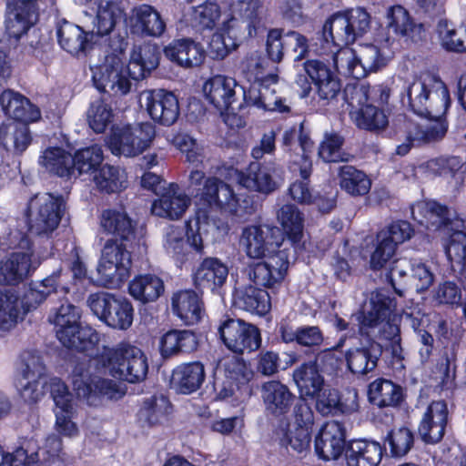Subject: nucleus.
<instances>
[{
  "label": "nucleus",
  "mask_w": 466,
  "mask_h": 466,
  "mask_svg": "<svg viewBox=\"0 0 466 466\" xmlns=\"http://www.w3.org/2000/svg\"><path fill=\"white\" fill-rule=\"evenodd\" d=\"M289 242L276 227L250 225L245 227L239 238V247L251 259H263L249 272V278L264 287H274L280 283L289 267Z\"/></svg>",
  "instance_id": "nucleus-1"
},
{
  "label": "nucleus",
  "mask_w": 466,
  "mask_h": 466,
  "mask_svg": "<svg viewBox=\"0 0 466 466\" xmlns=\"http://www.w3.org/2000/svg\"><path fill=\"white\" fill-rule=\"evenodd\" d=\"M402 96L415 114L434 120L425 129L409 122V138L418 143L441 139L447 132L442 117L451 106L450 92L444 82L431 75H421L406 81Z\"/></svg>",
  "instance_id": "nucleus-2"
},
{
  "label": "nucleus",
  "mask_w": 466,
  "mask_h": 466,
  "mask_svg": "<svg viewBox=\"0 0 466 466\" xmlns=\"http://www.w3.org/2000/svg\"><path fill=\"white\" fill-rule=\"evenodd\" d=\"M244 218L254 211L253 200L248 195L236 194L229 185L215 178L206 180L194 219L187 222V242L197 252L203 250V234L212 223L216 226L217 212Z\"/></svg>",
  "instance_id": "nucleus-3"
},
{
  "label": "nucleus",
  "mask_w": 466,
  "mask_h": 466,
  "mask_svg": "<svg viewBox=\"0 0 466 466\" xmlns=\"http://www.w3.org/2000/svg\"><path fill=\"white\" fill-rule=\"evenodd\" d=\"M265 26L262 0L232 2L218 30L213 34L208 52L213 59H223L236 49L241 37H252Z\"/></svg>",
  "instance_id": "nucleus-4"
},
{
  "label": "nucleus",
  "mask_w": 466,
  "mask_h": 466,
  "mask_svg": "<svg viewBox=\"0 0 466 466\" xmlns=\"http://www.w3.org/2000/svg\"><path fill=\"white\" fill-rule=\"evenodd\" d=\"M91 370H105L119 380L136 383L143 380L147 373V361L143 351L129 343L121 342L115 347H104L90 359Z\"/></svg>",
  "instance_id": "nucleus-5"
},
{
  "label": "nucleus",
  "mask_w": 466,
  "mask_h": 466,
  "mask_svg": "<svg viewBox=\"0 0 466 466\" xmlns=\"http://www.w3.org/2000/svg\"><path fill=\"white\" fill-rule=\"evenodd\" d=\"M105 370H93L88 361L78 363L72 373L73 389L79 399L90 406H98L103 401H118L127 394L126 385L111 379L102 378Z\"/></svg>",
  "instance_id": "nucleus-6"
},
{
  "label": "nucleus",
  "mask_w": 466,
  "mask_h": 466,
  "mask_svg": "<svg viewBox=\"0 0 466 466\" xmlns=\"http://www.w3.org/2000/svg\"><path fill=\"white\" fill-rule=\"evenodd\" d=\"M80 319V309L67 301L54 309L48 317L58 340L65 347L86 351L99 342V334L92 327L82 324Z\"/></svg>",
  "instance_id": "nucleus-7"
},
{
  "label": "nucleus",
  "mask_w": 466,
  "mask_h": 466,
  "mask_svg": "<svg viewBox=\"0 0 466 466\" xmlns=\"http://www.w3.org/2000/svg\"><path fill=\"white\" fill-rule=\"evenodd\" d=\"M111 47L113 52L106 55L104 61L95 67L93 80L98 90L124 96L130 91L134 80L129 65L126 66L123 59L124 38L117 36Z\"/></svg>",
  "instance_id": "nucleus-8"
},
{
  "label": "nucleus",
  "mask_w": 466,
  "mask_h": 466,
  "mask_svg": "<svg viewBox=\"0 0 466 466\" xmlns=\"http://www.w3.org/2000/svg\"><path fill=\"white\" fill-rule=\"evenodd\" d=\"M14 248L21 249L0 261V283L15 285L23 281L40 264V257L31 248L30 240L24 233H10Z\"/></svg>",
  "instance_id": "nucleus-9"
},
{
  "label": "nucleus",
  "mask_w": 466,
  "mask_h": 466,
  "mask_svg": "<svg viewBox=\"0 0 466 466\" xmlns=\"http://www.w3.org/2000/svg\"><path fill=\"white\" fill-rule=\"evenodd\" d=\"M66 209L62 197L49 193L36 194L27 204L29 230L38 236H50L59 226Z\"/></svg>",
  "instance_id": "nucleus-10"
},
{
  "label": "nucleus",
  "mask_w": 466,
  "mask_h": 466,
  "mask_svg": "<svg viewBox=\"0 0 466 466\" xmlns=\"http://www.w3.org/2000/svg\"><path fill=\"white\" fill-rule=\"evenodd\" d=\"M252 378V370L239 357L228 355L221 358L214 371L216 398L220 400L238 399L242 387Z\"/></svg>",
  "instance_id": "nucleus-11"
},
{
  "label": "nucleus",
  "mask_w": 466,
  "mask_h": 466,
  "mask_svg": "<svg viewBox=\"0 0 466 466\" xmlns=\"http://www.w3.org/2000/svg\"><path fill=\"white\" fill-rule=\"evenodd\" d=\"M130 266V253L116 240L108 239L101 249L96 282L109 289L119 288L128 278Z\"/></svg>",
  "instance_id": "nucleus-12"
},
{
  "label": "nucleus",
  "mask_w": 466,
  "mask_h": 466,
  "mask_svg": "<svg viewBox=\"0 0 466 466\" xmlns=\"http://www.w3.org/2000/svg\"><path fill=\"white\" fill-rule=\"evenodd\" d=\"M156 136L155 127L148 122L136 126H116L107 138L112 154L132 157L147 149Z\"/></svg>",
  "instance_id": "nucleus-13"
},
{
  "label": "nucleus",
  "mask_w": 466,
  "mask_h": 466,
  "mask_svg": "<svg viewBox=\"0 0 466 466\" xmlns=\"http://www.w3.org/2000/svg\"><path fill=\"white\" fill-rule=\"evenodd\" d=\"M87 305L93 314L108 327L125 330L133 323L134 309L126 299L107 292H97L89 295Z\"/></svg>",
  "instance_id": "nucleus-14"
},
{
  "label": "nucleus",
  "mask_w": 466,
  "mask_h": 466,
  "mask_svg": "<svg viewBox=\"0 0 466 466\" xmlns=\"http://www.w3.org/2000/svg\"><path fill=\"white\" fill-rule=\"evenodd\" d=\"M396 304L382 291L372 292L369 303L364 305L359 318L363 327L380 326L382 335L387 339L396 340L400 329L397 324Z\"/></svg>",
  "instance_id": "nucleus-15"
},
{
  "label": "nucleus",
  "mask_w": 466,
  "mask_h": 466,
  "mask_svg": "<svg viewBox=\"0 0 466 466\" xmlns=\"http://www.w3.org/2000/svg\"><path fill=\"white\" fill-rule=\"evenodd\" d=\"M356 96L365 99L367 104L360 109L350 112L351 119L355 124L363 129L378 130L382 129L388 125V118L383 111L378 109L374 105L368 104L369 101H379L380 104L387 102L390 93L389 90L381 86L370 88L369 86L361 85L356 89Z\"/></svg>",
  "instance_id": "nucleus-16"
},
{
  "label": "nucleus",
  "mask_w": 466,
  "mask_h": 466,
  "mask_svg": "<svg viewBox=\"0 0 466 466\" xmlns=\"http://www.w3.org/2000/svg\"><path fill=\"white\" fill-rule=\"evenodd\" d=\"M49 390L55 402L56 431L66 438H76L79 435L77 424L73 421L76 413L72 394L66 385L58 378L49 380Z\"/></svg>",
  "instance_id": "nucleus-17"
},
{
  "label": "nucleus",
  "mask_w": 466,
  "mask_h": 466,
  "mask_svg": "<svg viewBox=\"0 0 466 466\" xmlns=\"http://www.w3.org/2000/svg\"><path fill=\"white\" fill-rule=\"evenodd\" d=\"M243 187L261 194H270L283 183L281 169L275 163H251L246 172L232 170Z\"/></svg>",
  "instance_id": "nucleus-18"
},
{
  "label": "nucleus",
  "mask_w": 466,
  "mask_h": 466,
  "mask_svg": "<svg viewBox=\"0 0 466 466\" xmlns=\"http://www.w3.org/2000/svg\"><path fill=\"white\" fill-rule=\"evenodd\" d=\"M139 105L156 123L171 126L179 116L177 96L164 89L144 90L139 95Z\"/></svg>",
  "instance_id": "nucleus-19"
},
{
  "label": "nucleus",
  "mask_w": 466,
  "mask_h": 466,
  "mask_svg": "<svg viewBox=\"0 0 466 466\" xmlns=\"http://www.w3.org/2000/svg\"><path fill=\"white\" fill-rule=\"evenodd\" d=\"M411 215L414 220L439 236L450 234L453 222L463 219L457 212L440 205L435 201H420L411 207Z\"/></svg>",
  "instance_id": "nucleus-20"
},
{
  "label": "nucleus",
  "mask_w": 466,
  "mask_h": 466,
  "mask_svg": "<svg viewBox=\"0 0 466 466\" xmlns=\"http://www.w3.org/2000/svg\"><path fill=\"white\" fill-rule=\"evenodd\" d=\"M225 345L232 351L243 353L258 350L261 344L258 329L241 319H228L219 328Z\"/></svg>",
  "instance_id": "nucleus-21"
},
{
  "label": "nucleus",
  "mask_w": 466,
  "mask_h": 466,
  "mask_svg": "<svg viewBox=\"0 0 466 466\" xmlns=\"http://www.w3.org/2000/svg\"><path fill=\"white\" fill-rule=\"evenodd\" d=\"M37 0H12L5 21L6 34L19 39L38 19Z\"/></svg>",
  "instance_id": "nucleus-22"
},
{
  "label": "nucleus",
  "mask_w": 466,
  "mask_h": 466,
  "mask_svg": "<svg viewBox=\"0 0 466 466\" xmlns=\"http://www.w3.org/2000/svg\"><path fill=\"white\" fill-rule=\"evenodd\" d=\"M346 434L341 423L331 420L326 422L315 439V451L324 461L338 460L346 452Z\"/></svg>",
  "instance_id": "nucleus-23"
},
{
  "label": "nucleus",
  "mask_w": 466,
  "mask_h": 466,
  "mask_svg": "<svg viewBox=\"0 0 466 466\" xmlns=\"http://www.w3.org/2000/svg\"><path fill=\"white\" fill-rule=\"evenodd\" d=\"M304 68L319 99L330 101L337 97L341 89L340 81L326 63L309 60Z\"/></svg>",
  "instance_id": "nucleus-24"
},
{
  "label": "nucleus",
  "mask_w": 466,
  "mask_h": 466,
  "mask_svg": "<svg viewBox=\"0 0 466 466\" xmlns=\"http://www.w3.org/2000/svg\"><path fill=\"white\" fill-rule=\"evenodd\" d=\"M127 24L133 34L142 35L160 36L166 29L160 14L152 5L146 4L131 9Z\"/></svg>",
  "instance_id": "nucleus-25"
},
{
  "label": "nucleus",
  "mask_w": 466,
  "mask_h": 466,
  "mask_svg": "<svg viewBox=\"0 0 466 466\" xmlns=\"http://www.w3.org/2000/svg\"><path fill=\"white\" fill-rule=\"evenodd\" d=\"M448 408L444 401H432L423 413L419 426V434L427 443L439 442L445 432Z\"/></svg>",
  "instance_id": "nucleus-26"
},
{
  "label": "nucleus",
  "mask_w": 466,
  "mask_h": 466,
  "mask_svg": "<svg viewBox=\"0 0 466 466\" xmlns=\"http://www.w3.org/2000/svg\"><path fill=\"white\" fill-rule=\"evenodd\" d=\"M237 81L229 76L216 75L203 85L205 98L221 113L236 101Z\"/></svg>",
  "instance_id": "nucleus-27"
},
{
  "label": "nucleus",
  "mask_w": 466,
  "mask_h": 466,
  "mask_svg": "<svg viewBox=\"0 0 466 466\" xmlns=\"http://www.w3.org/2000/svg\"><path fill=\"white\" fill-rule=\"evenodd\" d=\"M189 205L190 198L179 190L178 186L169 184L152 203L151 212L157 217L177 219L183 216Z\"/></svg>",
  "instance_id": "nucleus-28"
},
{
  "label": "nucleus",
  "mask_w": 466,
  "mask_h": 466,
  "mask_svg": "<svg viewBox=\"0 0 466 466\" xmlns=\"http://www.w3.org/2000/svg\"><path fill=\"white\" fill-rule=\"evenodd\" d=\"M355 49L360 64V66H357V78H363L369 73L384 66L392 56L389 40L360 45Z\"/></svg>",
  "instance_id": "nucleus-29"
},
{
  "label": "nucleus",
  "mask_w": 466,
  "mask_h": 466,
  "mask_svg": "<svg viewBox=\"0 0 466 466\" xmlns=\"http://www.w3.org/2000/svg\"><path fill=\"white\" fill-rule=\"evenodd\" d=\"M272 85L269 82L251 84L248 90L243 89L245 103L265 111L289 112L286 99L276 96L275 89L270 88Z\"/></svg>",
  "instance_id": "nucleus-30"
},
{
  "label": "nucleus",
  "mask_w": 466,
  "mask_h": 466,
  "mask_svg": "<svg viewBox=\"0 0 466 466\" xmlns=\"http://www.w3.org/2000/svg\"><path fill=\"white\" fill-rule=\"evenodd\" d=\"M164 54L167 59L185 68L198 66L205 59L201 45L191 39L173 40L165 47Z\"/></svg>",
  "instance_id": "nucleus-31"
},
{
  "label": "nucleus",
  "mask_w": 466,
  "mask_h": 466,
  "mask_svg": "<svg viewBox=\"0 0 466 466\" xmlns=\"http://www.w3.org/2000/svg\"><path fill=\"white\" fill-rule=\"evenodd\" d=\"M261 398L266 411L279 417L289 410L295 397L286 385L278 380H270L261 386Z\"/></svg>",
  "instance_id": "nucleus-32"
},
{
  "label": "nucleus",
  "mask_w": 466,
  "mask_h": 466,
  "mask_svg": "<svg viewBox=\"0 0 466 466\" xmlns=\"http://www.w3.org/2000/svg\"><path fill=\"white\" fill-rule=\"evenodd\" d=\"M171 309L186 325L197 324L203 316L201 298L191 289L178 290L171 297Z\"/></svg>",
  "instance_id": "nucleus-33"
},
{
  "label": "nucleus",
  "mask_w": 466,
  "mask_h": 466,
  "mask_svg": "<svg viewBox=\"0 0 466 466\" xmlns=\"http://www.w3.org/2000/svg\"><path fill=\"white\" fill-rule=\"evenodd\" d=\"M59 275L60 273L56 271L42 280L33 281L28 285L22 298L18 299V307L23 312V318L56 291Z\"/></svg>",
  "instance_id": "nucleus-34"
},
{
  "label": "nucleus",
  "mask_w": 466,
  "mask_h": 466,
  "mask_svg": "<svg viewBox=\"0 0 466 466\" xmlns=\"http://www.w3.org/2000/svg\"><path fill=\"white\" fill-rule=\"evenodd\" d=\"M0 105L5 113L15 119L16 123H31L37 121L41 113L40 110L30 101L12 90H5L0 96Z\"/></svg>",
  "instance_id": "nucleus-35"
},
{
  "label": "nucleus",
  "mask_w": 466,
  "mask_h": 466,
  "mask_svg": "<svg viewBox=\"0 0 466 466\" xmlns=\"http://www.w3.org/2000/svg\"><path fill=\"white\" fill-rule=\"evenodd\" d=\"M383 456V449L377 441H351L346 449L347 466H378Z\"/></svg>",
  "instance_id": "nucleus-36"
},
{
  "label": "nucleus",
  "mask_w": 466,
  "mask_h": 466,
  "mask_svg": "<svg viewBox=\"0 0 466 466\" xmlns=\"http://www.w3.org/2000/svg\"><path fill=\"white\" fill-rule=\"evenodd\" d=\"M233 305L258 315H265L271 308L268 292L251 285L236 288L233 294Z\"/></svg>",
  "instance_id": "nucleus-37"
},
{
  "label": "nucleus",
  "mask_w": 466,
  "mask_h": 466,
  "mask_svg": "<svg viewBox=\"0 0 466 466\" xmlns=\"http://www.w3.org/2000/svg\"><path fill=\"white\" fill-rule=\"evenodd\" d=\"M466 219L453 222L450 234L441 236L448 260L451 267L454 265L463 268L466 263Z\"/></svg>",
  "instance_id": "nucleus-38"
},
{
  "label": "nucleus",
  "mask_w": 466,
  "mask_h": 466,
  "mask_svg": "<svg viewBox=\"0 0 466 466\" xmlns=\"http://www.w3.org/2000/svg\"><path fill=\"white\" fill-rule=\"evenodd\" d=\"M205 377V368L201 362L186 363L174 370L171 385L179 393L190 394L200 388Z\"/></svg>",
  "instance_id": "nucleus-39"
},
{
  "label": "nucleus",
  "mask_w": 466,
  "mask_h": 466,
  "mask_svg": "<svg viewBox=\"0 0 466 466\" xmlns=\"http://www.w3.org/2000/svg\"><path fill=\"white\" fill-rule=\"evenodd\" d=\"M100 226L106 233L128 240L135 235L137 223L124 209L107 208L101 213Z\"/></svg>",
  "instance_id": "nucleus-40"
},
{
  "label": "nucleus",
  "mask_w": 466,
  "mask_h": 466,
  "mask_svg": "<svg viewBox=\"0 0 466 466\" xmlns=\"http://www.w3.org/2000/svg\"><path fill=\"white\" fill-rule=\"evenodd\" d=\"M385 20L386 26L394 34L406 36L413 41L421 38L422 25L414 23L403 6L396 5L388 7Z\"/></svg>",
  "instance_id": "nucleus-41"
},
{
  "label": "nucleus",
  "mask_w": 466,
  "mask_h": 466,
  "mask_svg": "<svg viewBox=\"0 0 466 466\" xmlns=\"http://www.w3.org/2000/svg\"><path fill=\"white\" fill-rule=\"evenodd\" d=\"M159 61L157 46L154 44H144L135 46L129 59L130 74L134 80H139L155 69Z\"/></svg>",
  "instance_id": "nucleus-42"
},
{
  "label": "nucleus",
  "mask_w": 466,
  "mask_h": 466,
  "mask_svg": "<svg viewBox=\"0 0 466 466\" xmlns=\"http://www.w3.org/2000/svg\"><path fill=\"white\" fill-rule=\"evenodd\" d=\"M312 429L286 424L278 430V439L281 447L289 452L306 454L310 448Z\"/></svg>",
  "instance_id": "nucleus-43"
},
{
  "label": "nucleus",
  "mask_w": 466,
  "mask_h": 466,
  "mask_svg": "<svg viewBox=\"0 0 466 466\" xmlns=\"http://www.w3.org/2000/svg\"><path fill=\"white\" fill-rule=\"evenodd\" d=\"M293 380L301 398H315L325 385L315 362H306L295 369Z\"/></svg>",
  "instance_id": "nucleus-44"
},
{
  "label": "nucleus",
  "mask_w": 466,
  "mask_h": 466,
  "mask_svg": "<svg viewBox=\"0 0 466 466\" xmlns=\"http://www.w3.org/2000/svg\"><path fill=\"white\" fill-rule=\"evenodd\" d=\"M228 274V270L225 264L217 258H208L198 267L194 281L199 288H208L213 290L224 284Z\"/></svg>",
  "instance_id": "nucleus-45"
},
{
  "label": "nucleus",
  "mask_w": 466,
  "mask_h": 466,
  "mask_svg": "<svg viewBox=\"0 0 466 466\" xmlns=\"http://www.w3.org/2000/svg\"><path fill=\"white\" fill-rule=\"evenodd\" d=\"M437 34L444 50L457 54L466 52V24L455 25L441 19L437 25Z\"/></svg>",
  "instance_id": "nucleus-46"
},
{
  "label": "nucleus",
  "mask_w": 466,
  "mask_h": 466,
  "mask_svg": "<svg viewBox=\"0 0 466 466\" xmlns=\"http://www.w3.org/2000/svg\"><path fill=\"white\" fill-rule=\"evenodd\" d=\"M268 62L259 51L248 53L241 63V69L247 79L251 84L269 82L277 84L278 74L268 70Z\"/></svg>",
  "instance_id": "nucleus-47"
},
{
  "label": "nucleus",
  "mask_w": 466,
  "mask_h": 466,
  "mask_svg": "<svg viewBox=\"0 0 466 466\" xmlns=\"http://www.w3.org/2000/svg\"><path fill=\"white\" fill-rule=\"evenodd\" d=\"M350 403L345 404L340 400L339 391L336 389L324 385L322 390L315 396L316 409L322 415L356 410L358 408L357 393L350 392Z\"/></svg>",
  "instance_id": "nucleus-48"
},
{
  "label": "nucleus",
  "mask_w": 466,
  "mask_h": 466,
  "mask_svg": "<svg viewBox=\"0 0 466 466\" xmlns=\"http://www.w3.org/2000/svg\"><path fill=\"white\" fill-rule=\"evenodd\" d=\"M380 355L379 345L370 343L368 347L349 350L345 358L348 369L352 373L363 375L376 368Z\"/></svg>",
  "instance_id": "nucleus-49"
},
{
  "label": "nucleus",
  "mask_w": 466,
  "mask_h": 466,
  "mask_svg": "<svg viewBox=\"0 0 466 466\" xmlns=\"http://www.w3.org/2000/svg\"><path fill=\"white\" fill-rule=\"evenodd\" d=\"M197 339L189 330H168L159 339V350L164 358L179 352H190L197 348Z\"/></svg>",
  "instance_id": "nucleus-50"
},
{
  "label": "nucleus",
  "mask_w": 466,
  "mask_h": 466,
  "mask_svg": "<svg viewBox=\"0 0 466 466\" xmlns=\"http://www.w3.org/2000/svg\"><path fill=\"white\" fill-rule=\"evenodd\" d=\"M122 16L123 11L117 4L112 1H101L93 21V33L100 36L114 34Z\"/></svg>",
  "instance_id": "nucleus-51"
},
{
  "label": "nucleus",
  "mask_w": 466,
  "mask_h": 466,
  "mask_svg": "<svg viewBox=\"0 0 466 466\" xmlns=\"http://www.w3.org/2000/svg\"><path fill=\"white\" fill-rule=\"evenodd\" d=\"M93 181L99 191L107 194L121 192L128 187L126 171L111 165H104L97 169Z\"/></svg>",
  "instance_id": "nucleus-52"
},
{
  "label": "nucleus",
  "mask_w": 466,
  "mask_h": 466,
  "mask_svg": "<svg viewBox=\"0 0 466 466\" xmlns=\"http://www.w3.org/2000/svg\"><path fill=\"white\" fill-rule=\"evenodd\" d=\"M369 400L378 407H395L402 400V389L391 380L378 379L369 386Z\"/></svg>",
  "instance_id": "nucleus-53"
},
{
  "label": "nucleus",
  "mask_w": 466,
  "mask_h": 466,
  "mask_svg": "<svg viewBox=\"0 0 466 466\" xmlns=\"http://www.w3.org/2000/svg\"><path fill=\"white\" fill-rule=\"evenodd\" d=\"M338 178L340 188L353 197L364 196L371 187V181L368 176L353 166L339 167Z\"/></svg>",
  "instance_id": "nucleus-54"
},
{
  "label": "nucleus",
  "mask_w": 466,
  "mask_h": 466,
  "mask_svg": "<svg viewBox=\"0 0 466 466\" xmlns=\"http://www.w3.org/2000/svg\"><path fill=\"white\" fill-rule=\"evenodd\" d=\"M129 294L142 302L157 299L164 292V282L155 275L145 274L134 278L128 286Z\"/></svg>",
  "instance_id": "nucleus-55"
},
{
  "label": "nucleus",
  "mask_w": 466,
  "mask_h": 466,
  "mask_svg": "<svg viewBox=\"0 0 466 466\" xmlns=\"http://www.w3.org/2000/svg\"><path fill=\"white\" fill-rule=\"evenodd\" d=\"M278 221L289 237V239L284 240V242H289L292 245L300 240L303 233L304 218L296 206L292 204L282 206L278 212Z\"/></svg>",
  "instance_id": "nucleus-56"
},
{
  "label": "nucleus",
  "mask_w": 466,
  "mask_h": 466,
  "mask_svg": "<svg viewBox=\"0 0 466 466\" xmlns=\"http://www.w3.org/2000/svg\"><path fill=\"white\" fill-rule=\"evenodd\" d=\"M323 38L334 46L349 45L355 41L348 21L342 13L332 15L323 26Z\"/></svg>",
  "instance_id": "nucleus-57"
},
{
  "label": "nucleus",
  "mask_w": 466,
  "mask_h": 466,
  "mask_svg": "<svg viewBox=\"0 0 466 466\" xmlns=\"http://www.w3.org/2000/svg\"><path fill=\"white\" fill-rule=\"evenodd\" d=\"M72 163V156L60 147L47 148L40 157V164L59 177L71 176Z\"/></svg>",
  "instance_id": "nucleus-58"
},
{
  "label": "nucleus",
  "mask_w": 466,
  "mask_h": 466,
  "mask_svg": "<svg viewBox=\"0 0 466 466\" xmlns=\"http://www.w3.org/2000/svg\"><path fill=\"white\" fill-rule=\"evenodd\" d=\"M57 37L61 47L70 54L77 55L86 48L85 33L78 25L69 22L60 25L57 29Z\"/></svg>",
  "instance_id": "nucleus-59"
},
{
  "label": "nucleus",
  "mask_w": 466,
  "mask_h": 466,
  "mask_svg": "<svg viewBox=\"0 0 466 466\" xmlns=\"http://www.w3.org/2000/svg\"><path fill=\"white\" fill-rule=\"evenodd\" d=\"M72 159L71 176L75 171H77L79 175L88 174L97 171V167L103 161V152L100 147L92 146L76 151Z\"/></svg>",
  "instance_id": "nucleus-60"
},
{
  "label": "nucleus",
  "mask_w": 466,
  "mask_h": 466,
  "mask_svg": "<svg viewBox=\"0 0 466 466\" xmlns=\"http://www.w3.org/2000/svg\"><path fill=\"white\" fill-rule=\"evenodd\" d=\"M114 120L111 106L104 100L93 101L86 111V121L96 133H103Z\"/></svg>",
  "instance_id": "nucleus-61"
},
{
  "label": "nucleus",
  "mask_w": 466,
  "mask_h": 466,
  "mask_svg": "<svg viewBox=\"0 0 466 466\" xmlns=\"http://www.w3.org/2000/svg\"><path fill=\"white\" fill-rule=\"evenodd\" d=\"M170 410V403L164 396L147 399L139 411L140 420L150 425L164 420Z\"/></svg>",
  "instance_id": "nucleus-62"
},
{
  "label": "nucleus",
  "mask_w": 466,
  "mask_h": 466,
  "mask_svg": "<svg viewBox=\"0 0 466 466\" xmlns=\"http://www.w3.org/2000/svg\"><path fill=\"white\" fill-rule=\"evenodd\" d=\"M343 138L335 133L326 134L319 147V156L325 162H347L350 155L341 150Z\"/></svg>",
  "instance_id": "nucleus-63"
},
{
  "label": "nucleus",
  "mask_w": 466,
  "mask_h": 466,
  "mask_svg": "<svg viewBox=\"0 0 466 466\" xmlns=\"http://www.w3.org/2000/svg\"><path fill=\"white\" fill-rule=\"evenodd\" d=\"M392 456L401 457L411 449L414 437L412 431L407 427L392 429L385 439Z\"/></svg>",
  "instance_id": "nucleus-64"
}]
</instances>
